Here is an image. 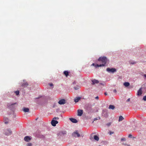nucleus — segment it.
Segmentation results:
<instances>
[{
	"mask_svg": "<svg viewBox=\"0 0 146 146\" xmlns=\"http://www.w3.org/2000/svg\"><path fill=\"white\" fill-rule=\"evenodd\" d=\"M98 61L101 62L102 64H97L95 66L96 68L104 66L108 61V59L106 57L104 56L100 57L98 59Z\"/></svg>",
	"mask_w": 146,
	"mask_h": 146,
	"instance_id": "nucleus-1",
	"label": "nucleus"
},
{
	"mask_svg": "<svg viewBox=\"0 0 146 146\" xmlns=\"http://www.w3.org/2000/svg\"><path fill=\"white\" fill-rule=\"evenodd\" d=\"M17 104L16 103H15L13 104H7V106L11 110L14 109L16 106H17Z\"/></svg>",
	"mask_w": 146,
	"mask_h": 146,
	"instance_id": "nucleus-2",
	"label": "nucleus"
},
{
	"mask_svg": "<svg viewBox=\"0 0 146 146\" xmlns=\"http://www.w3.org/2000/svg\"><path fill=\"white\" fill-rule=\"evenodd\" d=\"M72 136L75 137H79L80 136V135L78 131H76L73 133Z\"/></svg>",
	"mask_w": 146,
	"mask_h": 146,
	"instance_id": "nucleus-3",
	"label": "nucleus"
},
{
	"mask_svg": "<svg viewBox=\"0 0 146 146\" xmlns=\"http://www.w3.org/2000/svg\"><path fill=\"white\" fill-rule=\"evenodd\" d=\"M66 133V132L65 131H60L59 133L58 134V136H63Z\"/></svg>",
	"mask_w": 146,
	"mask_h": 146,
	"instance_id": "nucleus-4",
	"label": "nucleus"
},
{
	"mask_svg": "<svg viewBox=\"0 0 146 146\" xmlns=\"http://www.w3.org/2000/svg\"><path fill=\"white\" fill-rule=\"evenodd\" d=\"M58 121H56V120L53 119L52 120L51 122V124L53 126H55L58 123Z\"/></svg>",
	"mask_w": 146,
	"mask_h": 146,
	"instance_id": "nucleus-5",
	"label": "nucleus"
},
{
	"mask_svg": "<svg viewBox=\"0 0 146 146\" xmlns=\"http://www.w3.org/2000/svg\"><path fill=\"white\" fill-rule=\"evenodd\" d=\"M106 70L108 72H111L112 73L116 72V70L115 69L113 68L110 69L109 68H107Z\"/></svg>",
	"mask_w": 146,
	"mask_h": 146,
	"instance_id": "nucleus-6",
	"label": "nucleus"
},
{
	"mask_svg": "<svg viewBox=\"0 0 146 146\" xmlns=\"http://www.w3.org/2000/svg\"><path fill=\"white\" fill-rule=\"evenodd\" d=\"M12 132L10 129L5 130V134L6 135H9L11 134Z\"/></svg>",
	"mask_w": 146,
	"mask_h": 146,
	"instance_id": "nucleus-7",
	"label": "nucleus"
},
{
	"mask_svg": "<svg viewBox=\"0 0 146 146\" xmlns=\"http://www.w3.org/2000/svg\"><path fill=\"white\" fill-rule=\"evenodd\" d=\"M65 103V100L64 99H61L58 102V103L60 105L64 104Z\"/></svg>",
	"mask_w": 146,
	"mask_h": 146,
	"instance_id": "nucleus-8",
	"label": "nucleus"
},
{
	"mask_svg": "<svg viewBox=\"0 0 146 146\" xmlns=\"http://www.w3.org/2000/svg\"><path fill=\"white\" fill-rule=\"evenodd\" d=\"M83 110H78L77 115L80 116H82L83 113Z\"/></svg>",
	"mask_w": 146,
	"mask_h": 146,
	"instance_id": "nucleus-9",
	"label": "nucleus"
},
{
	"mask_svg": "<svg viewBox=\"0 0 146 146\" xmlns=\"http://www.w3.org/2000/svg\"><path fill=\"white\" fill-rule=\"evenodd\" d=\"M92 85H94L95 84H98L99 83V82L98 80L95 79L92 80Z\"/></svg>",
	"mask_w": 146,
	"mask_h": 146,
	"instance_id": "nucleus-10",
	"label": "nucleus"
},
{
	"mask_svg": "<svg viewBox=\"0 0 146 146\" xmlns=\"http://www.w3.org/2000/svg\"><path fill=\"white\" fill-rule=\"evenodd\" d=\"M31 139V138L28 136L25 137L24 138V140L27 142H29Z\"/></svg>",
	"mask_w": 146,
	"mask_h": 146,
	"instance_id": "nucleus-11",
	"label": "nucleus"
},
{
	"mask_svg": "<svg viewBox=\"0 0 146 146\" xmlns=\"http://www.w3.org/2000/svg\"><path fill=\"white\" fill-rule=\"evenodd\" d=\"M142 94V88H141L138 90L137 92V95L138 96H140Z\"/></svg>",
	"mask_w": 146,
	"mask_h": 146,
	"instance_id": "nucleus-12",
	"label": "nucleus"
},
{
	"mask_svg": "<svg viewBox=\"0 0 146 146\" xmlns=\"http://www.w3.org/2000/svg\"><path fill=\"white\" fill-rule=\"evenodd\" d=\"M70 120L72 122L74 123H76L77 122V121L76 119L73 118H70Z\"/></svg>",
	"mask_w": 146,
	"mask_h": 146,
	"instance_id": "nucleus-13",
	"label": "nucleus"
},
{
	"mask_svg": "<svg viewBox=\"0 0 146 146\" xmlns=\"http://www.w3.org/2000/svg\"><path fill=\"white\" fill-rule=\"evenodd\" d=\"M28 85V83L26 82H24L21 85V86L22 87H27Z\"/></svg>",
	"mask_w": 146,
	"mask_h": 146,
	"instance_id": "nucleus-14",
	"label": "nucleus"
},
{
	"mask_svg": "<svg viewBox=\"0 0 146 146\" xmlns=\"http://www.w3.org/2000/svg\"><path fill=\"white\" fill-rule=\"evenodd\" d=\"M80 97H77L75 98L74 100V101L76 102H78L80 100Z\"/></svg>",
	"mask_w": 146,
	"mask_h": 146,
	"instance_id": "nucleus-15",
	"label": "nucleus"
},
{
	"mask_svg": "<svg viewBox=\"0 0 146 146\" xmlns=\"http://www.w3.org/2000/svg\"><path fill=\"white\" fill-rule=\"evenodd\" d=\"M125 87H128L130 85V84L128 82H125L123 83Z\"/></svg>",
	"mask_w": 146,
	"mask_h": 146,
	"instance_id": "nucleus-16",
	"label": "nucleus"
},
{
	"mask_svg": "<svg viewBox=\"0 0 146 146\" xmlns=\"http://www.w3.org/2000/svg\"><path fill=\"white\" fill-rule=\"evenodd\" d=\"M29 109L28 108H23V111L25 112H28Z\"/></svg>",
	"mask_w": 146,
	"mask_h": 146,
	"instance_id": "nucleus-17",
	"label": "nucleus"
},
{
	"mask_svg": "<svg viewBox=\"0 0 146 146\" xmlns=\"http://www.w3.org/2000/svg\"><path fill=\"white\" fill-rule=\"evenodd\" d=\"M115 108V107L114 105H110L109 106V109H111L113 110Z\"/></svg>",
	"mask_w": 146,
	"mask_h": 146,
	"instance_id": "nucleus-18",
	"label": "nucleus"
},
{
	"mask_svg": "<svg viewBox=\"0 0 146 146\" xmlns=\"http://www.w3.org/2000/svg\"><path fill=\"white\" fill-rule=\"evenodd\" d=\"M94 138L95 140L97 141H98L99 140V137L96 135H95L94 136Z\"/></svg>",
	"mask_w": 146,
	"mask_h": 146,
	"instance_id": "nucleus-19",
	"label": "nucleus"
},
{
	"mask_svg": "<svg viewBox=\"0 0 146 146\" xmlns=\"http://www.w3.org/2000/svg\"><path fill=\"white\" fill-rule=\"evenodd\" d=\"M64 74L66 77H67L68 75V72L67 71H64Z\"/></svg>",
	"mask_w": 146,
	"mask_h": 146,
	"instance_id": "nucleus-20",
	"label": "nucleus"
},
{
	"mask_svg": "<svg viewBox=\"0 0 146 146\" xmlns=\"http://www.w3.org/2000/svg\"><path fill=\"white\" fill-rule=\"evenodd\" d=\"M123 119V117L121 115L119 117V121H122Z\"/></svg>",
	"mask_w": 146,
	"mask_h": 146,
	"instance_id": "nucleus-21",
	"label": "nucleus"
},
{
	"mask_svg": "<svg viewBox=\"0 0 146 146\" xmlns=\"http://www.w3.org/2000/svg\"><path fill=\"white\" fill-rule=\"evenodd\" d=\"M15 93L17 95H19V91H16L15 92Z\"/></svg>",
	"mask_w": 146,
	"mask_h": 146,
	"instance_id": "nucleus-22",
	"label": "nucleus"
},
{
	"mask_svg": "<svg viewBox=\"0 0 146 146\" xmlns=\"http://www.w3.org/2000/svg\"><path fill=\"white\" fill-rule=\"evenodd\" d=\"M27 146H32V144L31 143H27Z\"/></svg>",
	"mask_w": 146,
	"mask_h": 146,
	"instance_id": "nucleus-23",
	"label": "nucleus"
},
{
	"mask_svg": "<svg viewBox=\"0 0 146 146\" xmlns=\"http://www.w3.org/2000/svg\"><path fill=\"white\" fill-rule=\"evenodd\" d=\"M143 100L144 101H146V96H145L143 97Z\"/></svg>",
	"mask_w": 146,
	"mask_h": 146,
	"instance_id": "nucleus-24",
	"label": "nucleus"
},
{
	"mask_svg": "<svg viewBox=\"0 0 146 146\" xmlns=\"http://www.w3.org/2000/svg\"><path fill=\"white\" fill-rule=\"evenodd\" d=\"M53 119L56 120V119L58 120L59 119V118L58 117H54Z\"/></svg>",
	"mask_w": 146,
	"mask_h": 146,
	"instance_id": "nucleus-25",
	"label": "nucleus"
},
{
	"mask_svg": "<svg viewBox=\"0 0 146 146\" xmlns=\"http://www.w3.org/2000/svg\"><path fill=\"white\" fill-rule=\"evenodd\" d=\"M49 85L50 86H53V84L52 83H50L49 84Z\"/></svg>",
	"mask_w": 146,
	"mask_h": 146,
	"instance_id": "nucleus-26",
	"label": "nucleus"
},
{
	"mask_svg": "<svg viewBox=\"0 0 146 146\" xmlns=\"http://www.w3.org/2000/svg\"><path fill=\"white\" fill-rule=\"evenodd\" d=\"M121 141H125V138H122L121 139Z\"/></svg>",
	"mask_w": 146,
	"mask_h": 146,
	"instance_id": "nucleus-27",
	"label": "nucleus"
},
{
	"mask_svg": "<svg viewBox=\"0 0 146 146\" xmlns=\"http://www.w3.org/2000/svg\"><path fill=\"white\" fill-rule=\"evenodd\" d=\"M74 88L75 90H77L79 89L78 88L76 87H74Z\"/></svg>",
	"mask_w": 146,
	"mask_h": 146,
	"instance_id": "nucleus-28",
	"label": "nucleus"
},
{
	"mask_svg": "<svg viewBox=\"0 0 146 146\" xmlns=\"http://www.w3.org/2000/svg\"><path fill=\"white\" fill-rule=\"evenodd\" d=\"M111 123H107V125L108 126H109L111 125Z\"/></svg>",
	"mask_w": 146,
	"mask_h": 146,
	"instance_id": "nucleus-29",
	"label": "nucleus"
},
{
	"mask_svg": "<svg viewBox=\"0 0 146 146\" xmlns=\"http://www.w3.org/2000/svg\"><path fill=\"white\" fill-rule=\"evenodd\" d=\"M132 135L131 134H129V136H128V137L129 138H131V137H132Z\"/></svg>",
	"mask_w": 146,
	"mask_h": 146,
	"instance_id": "nucleus-30",
	"label": "nucleus"
},
{
	"mask_svg": "<svg viewBox=\"0 0 146 146\" xmlns=\"http://www.w3.org/2000/svg\"><path fill=\"white\" fill-rule=\"evenodd\" d=\"M98 98H99V97L98 96H97V97H96V98H95V99H96L98 100Z\"/></svg>",
	"mask_w": 146,
	"mask_h": 146,
	"instance_id": "nucleus-31",
	"label": "nucleus"
},
{
	"mask_svg": "<svg viewBox=\"0 0 146 146\" xmlns=\"http://www.w3.org/2000/svg\"><path fill=\"white\" fill-rule=\"evenodd\" d=\"M96 64H97L95 65L94 63H93L92 64V65L93 66H94L96 67L95 66Z\"/></svg>",
	"mask_w": 146,
	"mask_h": 146,
	"instance_id": "nucleus-32",
	"label": "nucleus"
},
{
	"mask_svg": "<svg viewBox=\"0 0 146 146\" xmlns=\"http://www.w3.org/2000/svg\"><path fill=\"white\" fill-rule=\"evenodd\" d=\"M130 98H128L127 100V102H129L130 101Z\"/></svg>",
	"mask_w": 146,
	"mask_h": 146,
	"instance_id": "nucleus-33",
	"label": "nucleus"
},
{
	"mask_svg": "<svg viewBox=\"0 0 146 146\" xmlns=\"http://www.w3.org/2000/svg\"><path fill=\"white\" fill-rule=\"evenodd\" d=\"M113 91L115 93H116L117 92L116 90H115V89Z\"/></svg>",
	"mask_w": 146,
	"mask_h": 146,
	"instance_id": "nucleus-34",
	"label": "nucleus"
},
{
	"mask_svg": "<svg viewBox=\"0 0 146 146\" xmlns=\"http://www.w3.org/2000/svg\"><path fill=\"white\" fill-rule=\"evenodd\" d=\"M113 132H110V135H111V134H113Z\"/></svg>",
	"mask_w": 146,
	"mask_h": 146,
	"instance_id": "nucleus-35",
	"label": "nucleus"
},
{
	"mask_svg": "<svg viewBox=\"0 0 146 146\" xmlns=\"http://www.w3.org/2000/svg\"><path fill=\"white\" fill-rule=\"evenodd\" d=\"M98 120V119H97V118H95L94 119V121H95V120Z\"/></svg>",
	"mask_w": 146,
	"mask_h": 146,
	"instance_id": "nucleus-36",
	"label": "nucleus"
},
{
	"mask_svg": "<svg viewBox=\"0 0 146 146\" xmlns=\"http://www.w3.org/2000/svg\"><path fill=\"white\" fill-rule=\"evenodd\" d=\"M8 122H7V121H5V124H7L8 123Z\"/></svg>",
	"mask_w": 146,
	"mask_h": 146,
	"instance_id": "nucleus-37",
	"label": "nucleus"
},
{
	"mask_svg": "<svg viewBox=\"0 0 146 146\" xmlns=\"http://www.w3.org/2000/svg\"><path fill=\"white\" fill-rule=\"evenodd\" d=\"M124 144L128 146H129L130 145H127V144Z\"/></svg>",
	"mask_w": 146,
	"mask_h": 146,
	"instance_id": "nucleus-38",
	"label": "nucleus"
},
{
	"mask_svg": "<svg viewBox=\"0 0 146 146\" xmlns=\"http://www.w3.org/2000/svg\"><path fill=\"white\" fill-rule=\"evenodd\" d=\"M144 76L146 78V74H144Z\"/></svg>",
	"mask_w": 146,
	"mask_h": 146,
	"instance_id": "nucleus-39",
	"label": "nucleus"
},
{
	"mask_svg": "<svg viewBox=\"0 0 146 146\" xmlns=\"http://www.w3.org/2000/svg\"><path fill=\"white\" fill-rule=\"evenodd\" d=\"M104 94H105V95H107V93H104Z\"/></svg>",
	"mask_w": 146,
	"mask_h": 146,
	"instance_id": "nucleus-40",
	"label": "nucleus"
}]
</instances>
